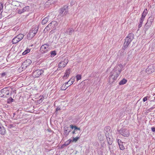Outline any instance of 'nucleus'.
<instances>
[{
    "mask_svg": "<svg viewBox=\"0 0 155 155\" xmlns=\"http://www.w3.org/2000/svg\"><path fill=\"white\" fill-rule=\"evenodd\" d=\"M110 126H107L105 128L104 133L106 136L110 135Z\"/></svg>",
    "mask_w": 155,
    "mask_h": 155,
    "instance_id": "13",
    "label": "nucleus"
},
{
    "mask_svg": "<svg viewBox=\"0 0 155 155\" xmlns=\"http://www.w3.org/2000/svg\"><path fill=\"white\" fill-rule=\"evenodd\" d=\"M147 9H145L143 12V13L141 18L144 19L146 16L147 14Z\"/></svg>",
    "mask_w": 155,
    "mask_h": 155,
    "instance_id": "25",
    "label": "nucleus"
},
{
    "mask_svg": "<svg viewBox=\"0 0 155 155\" xmlns=\"http://www.w3.org/2000/svg\"><path fill=\"white\" fill-rule=\"evenodd\" d=\"M38 30V27L36 26H33L27 35L28 39V40H30L37 33Z\"/></svg>",
    "mask_w": 155,
    "mask_h": 155,
    "instance_id": "3",
    "label": "nucleus"
},
{
    "mask_svg": "<svg viewBox=\"0 0 155 155\" xmlns=\"http://www.w3.org/2000/svg\"><path fill=\"white\" fill-rule=\"evenodd\" d=\"M60 110V108H59V107H57L56 109V111L55 112V113H57L56 112L58 111V110Z\"/></svg>",
    "mask_w": 155,
    "mask_h": 155,
    "instance_id": "48",
    "label": "nucleus"
},
{
    "mask_svg": "<svg viewBox=\"0 0 155 155\" xmlns=\"http://www.w3.org/2000/svg\"><path fill=\"white\" fill-rule=\"evenodd\" d=\"M77 0H72L71 2V5H73L75 4Z\"/></svg>",
    "mask_w": 155,
    "mask_h": 155,
    "instance_id": "41",
    "label": "nucleus"
},
{
    "mask_svg": "<svg viewBox=\"0 0 155 155\" xmlns=\"http://www.w3.org/2000/svg\"><path fill=\"white\" fill-rule=\"evenodd\" d=\"M144 19L141 18L140 20L139 24L138 26V28H140L142 26L143 22L144 21Z\"/></svg>",
    "mask_w": 155,
    "mask_h": 155,
    "instance_id": "28",
    "label": "nucleus"
},
{
    "mask_svg": "<svg viewBox=\"0 0 155 155\" xmlns=\"http://www.w3.org/2000/svg\"><path fill=\"white\" fill-rule=\"evenodd\" d=\"M6 133V130L5 128L2 126H0V134L4 135Z\"/></svg>",
    "mask_w": 155,
    "mask_h": 155,
    "instance_id": "22",
    "label": "nucleus"
},
{
    "mask_svg": "<svg viewBox=\"0 0 155 155\" xmlns=\"http://www.w3.org/2000/svg\"><path fill=\"white\" fill-rule=\"evenodd\" d=\"M49 18L48 17H46L43 19L41 21V24L43 25H45L46 24L48 21Z\"/></svg>",
    "mask_w": 155,
    "mask_h": 155,
    "instance_id": "24",
    "label": "nucleus"
},
{
    "mask_svg": "<svg viewBox=\"0 0 155 155\" xmlns=\"http://www.w3.org/2000/svg\"><path fill=\"white\" fill-rule=\"evenodd\" d=\"M93 145L95 146H97L99 145V143L96 141H94L93 143Z\"/></svg>",
    "mask_w": 155,
    "mask_h": 155,
    "instance_id": "40",
    "label": "nucleus"
},
{
    "mask_svg": "<svg viewBox=\"0 0 155 155\" xmlns=\"http://www.w3.org/2000/svg\"><path fill=\"white\" fill-rule=\"evenodd\" d=\"M74 32V30L73 29L71 28H69L66 31V33L69 34V35H71L72 33H73Z\"/></svg>",
    "mask_w": 155,
    "mask_h": 155,
    "instance_id": "26",
    "label": "nucleus"
},
{
    "mask_svg": "<svg viewBox=\"0 0 155 155\" xmlns=\"http://www.w3.org/2000/svg\"><path fill=\"white\" fill-rule=\"evenodd\" d=\"M31 8L29 6H27L24 7L21 10H19L18 13L21 14L25 12L28 11Z\"/></svg>",
    "mask_w": 155,
    "mask_h": 155,
    "instance_id": "14",
    "label": "nucleus"
},
{
    "mask_svg": "<svg viewBox=\"0 0 155 155\" xmlns=\"http://www.w3.org/2000/svg\"><path fill=\"white\" fill-rule=\"evenodd\" d=\"M31 63V61L29 59L25 61L23 63L22 65L25 67L29 66Z\"/></svg>",
    "mask_w": 155,
    "mask_h": 155,
    "instance_id": "16",
    "label": "nucleus"
},
{
    "mask_svg": "<svg viewBox=\"0 0 155 155\" xmlns=\"http://www.w3.org/2000/svg\"><path fill=\"white\" fill-rule=\"evenodd\" d=\"M62 62H64V63L66 65L68 63V59H65Z\"/></svg>",
    "mask_w": 155,
    "mask_h": 155,
    "instance_id": "42",
    "label": "nucleus"
},
{
    "mask_svg": "<svg viewBox=\"0 0 155 155\" xmlns=\"http://www.w3.org/2000/svg\"><path fill=\"white\" fill-rule=\"evenodd\" d=\"M81 76L80 75L78 74V80L81 79Z\"/></svg>",
    "mask_w": 155,
    "mask_h": 155,
    "instance_id": "50",
    "label": "nucleus"
},
{
    "mask_svg": "<svg viewBox=\"0 0 155 155\" xmlns=\"http://www.w3.org/2000/svg\"><path fill=\"white\" fill-rule=\"evenodd\" d=\"M122 67L121 65L116 66L110 72L109 77V82L110 84H112L117 79L122 71Z\"/></svg>",
    "mask_w": 155,
    "mask_h": 155,
    "instance_id": "1",
    "label": "nucleus"
},
{
    "mask_svg": "<svg viewBox=\"0 0 155 155\" xmlns=\"http://www.w3.org/2000/svg\"><path fill=\"white\" fill-rule=\"evenodd\" d=\"M72 133L73 134H74L75 133V130L74 131H73L72 132Z\"/></svg>",
    "mask_w": 155,
    "mask_h": 155,
    "instance_id": "54",
    "label": "nucleus"
},
{
    "mask_svg": "<svg viewBox=\"0 0 155 155\" xmlns=\"http://www.w3.org/2000/svg\"><path fill=\"white\" fill-rule=\"evenodd\" d=\"M127 81L125 79H123L119 83L120 85H123L126 84Z\"/></svg>",
    "mask_w": 155,
    "mask_h": 155,
    "instance_id": "30",
    "label": "nucleus"
},
{
    "mask_svg": "<svg viewBox=\"0 0 155 155\" xmlns=\"http://www.w3.org/2000/svg\"><path fill=\"white\" fill-rule=\"evenodd\" d=\"M6 75V73L5 72L3 73L2 74V76H4Z\"/></svg>",
    "mask_w": 155,
    "mask_h": 155,
    "instance_id": "49",
    "label": "nucleus"
},
{
    "mask_svg": "<svg viewBox=\"0 0 155 155\" xmlns=\"http://www.w3.org/2000/svg\"><path fill=\"white\" fill-rule=\"evenodd\" d=\"M147 100V96H146L143 98V102H145Z\"/></svg>",
    "mask_w": 155,
    "mask_h": 155,
    "instance_id": "43",
    "label": "nucleus"
},
{
    "mask_svg": "<svg viewBox=\"0 0 155 155\" xmlns=\"http://www.w3.org/2000/svg\"><path fill=\"white\" fill-rule=\"evenodd\" d=\"M66 65L64 63V62H62V61H61L59 63L58 65V68L57 70H61V69L64 68Z\"/></svg>",
    "mask_w": 155,
    "mask_h": 155,
    "instance_id": "19",
    "label": "nucleus"
},
{
    "mask_svg": "<svg viewBox=\"0 0 155 155\" xmlns=\"http://www.w3.org/2000/svg\"><path fill=\"white\" fill-rule=\"evenodd\" d=\"M43 73L44 71L42 70H37L33 72L32 75L34 78H38Z\"/></svg>",
    "mask_w": 155,
    "mask_h": 155,
    "instance_id": "8",
    "label": "nucleus"
},
{
    "mask_svg": "<svg viewBox=\"0 0 155 155\" xmlns=\"http://www.w3.org/2000/svg\"><path fill=\"white\" fill-rule=\"evenodd\" d=\"M106 137L107 143L109 145V149L110 150V148L109 146L111 145L112 144L113 141V138L111 135L106 136Z\"/></svg>",
    "mask_w": 155,
    "mask_h": 155,
    "instance_id": "12",
    "label": "nucleus"
},
{
    "mask_svg": "<svg viewBox=\"0 0 155 155\" xmlns=\"http://www.w3.org/2000/svg\"><path fill=\"white\" fill-rule=\"evenodd\" d=\"M57 0H48L46 3L47 4L50 3V4H54L56 2Z\"/></svg>",
    "mask_w": 155,
    "mask_h": 155,
    "instance_id": "32",
    "label": "nucleus"
},
{
    "mask_svg": "<svg viewBox=\"0 0 155 155\" xmlns=\"http://www.w3.org/2000/svg\"><path fill=\"white\" fill-rule=\"evenodd\" d=\"M54 30H55L53 29V30H52L51 31H50V33L51 34L53 33L54 32Z\"/></svg>",
    "mask_w": 155,
    "mask_h": 155,
    "instance_id": "51",
    "label": "nucleus"
},
{
    "mask_svg": "<svg viewBox=\"0 0 155 155\" xmlns=\"http://www.w3.org/2000/svg\"><path fill=\"white\" fill-rule=\"evenodd\" d=\"M3 8V6L2 4L0 3V12H1Z\"/></svg>",
    "mask_w": 155,
    "mask_h": 155,
    "instance_id": "45",
    "label": "nucleus"
},
{
    "mask_svg": "<svg viewBox=\"0 0 155 155\" xmlns=\"http://www.w3.org/2000/svg\"><path fill=\"white\" fill-rule=\"evenodd\" d=\"M119 133L124 137H127L130 134L129 130L125 128H122L119 131Z\"/></svg>",
    "mask_w": 155,
    "mask_h": 155,
    "instance_id": "7",
    "label": "nucleus"
},
{
    "mask_svg": "<svg viewBox=\"0 0 155 155\" xmlns=\"http://www.w3.org/2000/svg\"><path fill=\"white\" fill-rule=\"evenodd\" d=\"M68 87V86L66 84H63L61 87V90H65Z\"/></svg>",
    "mask_w": 155,
    "mask_h": 155,
    "instance_id": "33",
    "label": "nucleus"
},
{
    "mask_svg": "<svg viewBox=\"0 0 155 155\" xmlns=\"http://www.w3.org/2000/svg\"><path fill=\"white\" fill-rule=\"evenodd\" d=\"M10 91L7 88H5L0 91V97H7L9 96Z\"/></svg>",
    "mask_w": 155,
    "mask_h": 155,
    "instance_id": "4",
    "label": "nucleus"
},
{
    "mask_svg": "<svg viewBox=\"0 0 155 155\" xmlns=\"http://www.w3.org/2000/svg\"><path fill=\"white\" fill-rule=\"evenodd\" d=\"M20 41L16 36L12 40V42L13 44H16L19 42Z\"/></svg>",
    "mask_w": 155,
    "mask_h": 155,
    "instance_id": "23",
    "label": "nucleus"
},
{
    "mask_svg": "<svg viewBox=\"0 0 155 155\" xmlns=\"http://www.w3.org/2000/svg\"><path fill=\"white\" fill-rule=\"evenodd\" d=\"M71 81V80H69L68 82H66L65 84H66V85L68 84V86L69 87L73 84V82H70Z\"/></svg>",
    "mask_w": 155,
    "mask_h": 155,
    "instance_id": "39",
    "label": "nucleus"
},
{
    "mask_svg": "<svg viewBox=\"0 0 155 155\" xmlns=\"http://www.w3.org/2000/svg\"><path fill=\"white\" fill-rule=\"evenodd\" d=\"M151 26V25H149V24L147 25V23H146L144 27V28L143 29L145 31L147 30Z\"/></svg>",
    "mask_w": 155,
    "mask_h": 155,
    "instance_id": "29",
    "label": "nucleus"
},
{
    "mask_svg": "<svg viewBox=\"0 0 155 155\" xmlns=\"http://www.w3.org/2000/svg\"><path fill=\"white\" fill-rule=\"evenodd\" d=\"M71 70L70 69H67L66 71V72L65 73L64 75L63 76V78H66L68 77L69 74H70Z\"/></svg>",
    "mask_w": 155,
    "mask_h": 155,
    "instance_id": "21",
    "label": "nucleus"
},
{
    "mask_svg": "<svg viewBox=\"0 0 155 155\" xmlns=\"http://www.w3.org/2000/svg\"><path fill=\"white\" fill-rule=\"evenodd\" d=\"M154 18V17L152 16L148 18L147 20V22L146 23H147V24H149V25H151L152 24V23L153 22Z\"/></svg>",
    "mask_w": 155,
    "mask_h": 155,
    "instance_id": "17",
    "label": "nucleus"
},
{
    "mask_svg": "<svg viewBox=\"0 0 155 155\" xmlns=\"http://www.w3.org/2000/svg\"><path fill=\"white\" fill-rule=\"evenodd\" d=\"M25 35L23 34L20 33L16 36L19 40L21 41L24 38Z\"/></svg>",
    "mask_w": 155,
    "mask_h": 155,
    "instance_id": "27",
    "label": "nucleus"
},
{
    "mask_svg": "<svg viewBox=\"0 0 155 155\" xmlns=\"http://www.w3.org/2000/svg\"><path fill=\"white\" fill-rule=\"evenodd\" d=\"M151 129V130L153 132H155V127H152Z\"/></svg>",
    "mask_w": 155,
    "mask_h": 155,
    "instance_id": "47",
    "label": "nucleus"
},
{
    "mask_svg": "<svg viewBox=\"0 0 155 155\" xmlns=\"http://www.w3.org/2000/svg\"><path fill=\"white\" fill-rule=\"evenodd\" d=\"M98 139L101 142V141H103L104 139V136L103 135H102L101 133L99 132L97 134Z\"/></svg>",
    "mask_w": 155,
    "mask_h": 155,
    "instance_id": "20",
    "label": "nucleus"
},
{
    "mask_svg": "<svg viewBox=\"0 0 155 155\" xmlns=\"http://www.w3.org/2000/svg\"><path fill=\"white\" fill-rule=\"evenodd\" d=\"M68 6L65 5L60 8L59 13L61 16H63L67 14L68 11Z\"/></svg>",
    "mask_w": 155,
    "mask_h": 155,
    "instance_id": "5",
    "label": "nucleus"
},
{
    "mask_svg": "<svg viewBox=\"0 0 155 155\" xmlns=\"http://www.w3.org/2000/svg\"><path fill=\"white\" fill-rule=\"evenodd\" d=\"M49 24L51 25V29L55 30L58 25V22L56 21H52Z\"/></svg>",
    "mask_w": 155,
    "mask_h": 155,
    "instance_id": "11",
    "label": "nucleus"
},
{
    "mask_svg": "<svg viewBox=\"0 0 155 155\" xmlns=\"http://www.w3.org/2000/svg\"><path fill=\"white\" fill-rule=\"evenodd\" d=\"M75 78H76V79L77 81H78V74L76 75V76H75Z\"/></svg>",
    "mask_w": 155,
    "mask_h": 155,
    "instance_id": "53",
    "label": "nucleus"
},
{
    "mask_svg": "<svg viewBox=\"0 0 155 155\" xmlns=\"http://www.w3.org/2000/svg\"><path fill=\"white\" fill-rule=\"evenodd\" d=\"M80 85L82 86L83 85L82 88L84 86V82H82L79 84Z\"/></svg>",
    "mask_w": 155,
    "mask_h": 155,
    "instance_id": "46",
    "label": "nucleus"
},
{
    "mask_svg": "<svg viewBox=\"0 0 155 155\" xmlns=\"http://www.w3.org/2000/svg\"><path fill=\"white\" fill-rule=\"evenodd\" d=\"M77 140L78 136L76 137L75 138L72 137L71 138V139H70L67 141V143H65L64 144H63L62 146L61 147L62 148H63L64 147V146H67L71 142H76Z\"/></svg>",
    "mask_w": 155,
    "mask_h": 155,
    "instance_id": "9",
    "label": "nucleus"
},
{
    "mask_svg": "<svg viewBox=\"0 0 155 155\" xmlns=\"http://www.w3.org/2000/svg\"><path fill=\"white\" fill-rule=\"evenodd\" d=\"M106 146V145L105 142H103L101 144V149L103 150L104 148H105Z\"/></svg>",
    "mask_w": 155,
    "mask_h": 155,
    "instance_id": "35",
    "label": "nucleus"
},
{
    "mask_svg": "<svg viewBox=\"0 0 155 155\" xmlns=\"http://www.w3.org/2000/svg\"><path fill=\"white\" fill-rule=\"evenodd\" d=\"M51 25L49 24L45 28L44 30V31L45 32H47L48 30L51 29Z\"/></svg>",
    "mask_w": 155,
    "mask_h": 155,
    "instance_id": "31",
    "label": "nucleus"
},
{
    "mask_svg": "<svg viewBox=\"0 0 155 155\" xmlns=\"http://www.w3.org/2000/svg\"><path fill=\"white\" fill-rule=\"evenodd\" d=\"M78 130H80V128H79L78 127Z\"/></svg>",
    "mask_w": 155,
    "mask_h": 155,
    "instance_id": "55",
    "label": "nucleus"
},
{
    "mask_svg": "<svg viewBox=\"0 0 155 155\" xmlns=\"http://www.w3.org/2000/svg\"><path fill=\"white\" fill-rule=\"evenodd\" d=\"M49 46V45L48 44H44L42 45L40 49L41 52L42 54L47 53L48 50H50Z\"/></svg>",
    "mask_w": 155,
    "mask_h": 155,
    "instance_id": "6",
    "label": "nucleus"
},
{
    "mask_svg": "<svg viewBox=\"0 0 155 155\" xmlns=\"http://www.w3.org/2000/svg\"><path fill=\"white\" fill-rule=\"evenodd\" d=\"M134 35L132 33H130L126 38L122 48L123 49L121 50L120 56H122L126 54V52H124V50L127 47L129 44L134 38Z\"/></svg>",
    "mask_w": 155,
    "mask_h": 155,
    "instance_id": "2",
    "label": "nucleus"
},
{
    "mask_svg": "<svg viewBox=\"0 0 155 155\" xmlns=\"http://www.w3.org/2000/svg\"><path fill=\"white\" fill-rule=\"evenodd\" d=\"M30 51V49H28L27 50H25L23 53L22 54L23 55H25L28 53Z\"/></svg>",
    "mask_w": 155,
    "mask_h": 155,
    "instance_id": "37",
    "label": "nucleus"
},
{
    "mask_svg": "<svg viewBox=\"0 0 155 155\" xmlns=\"http://www.w3.org/2000/svg\"><path fill=\"white\" fill-rule=\"evenodd\" d=\"M64 132L66 136H68L69 132L71 131V130L70 128L66 126H65L64 128Z\"/></svg>",
    "mask_w": 155,
    "mask_h": 155,
    "instance_id": "18",
    "label": "nucleus"
},
{
    "mask_svg": "<svg viewBox=\"0 0 155 155\" xmlns=\"http://www.w3.org/2000/svg\"><path fill=\"white\" fill-rule=\"evenodd\" d=\"M70 128L72 129H74V130H78V127L76 126H74L73 125L71 124L70 125Z\"/></svg>",
    "mask_w": 155,
    "mask_h": 155,
    "instance_id": "38",
    "label": "nucleus"
},
{
    "mask_svg": "<svg viewBox=\"0 0 155 155\" xmlns=\"http://www.w3.org/2000/svg\"><path fill=\"white\" fill-rule=\"evenodd\" d=\"M69 80H71V81H70L71 82H74V80L73 79H71Z\"/></svg>",
    "mask_w": 155,
    "mask_h": 155,
    "instance_id": "52",
    "label": "nucleus"
},
{
    "mask_svg": "<svg viewBox=\"0 0 155 155\" xmlns=\"http://www.w3.org/2000/svg\"><path fill=\"white\" fill-rule=\"evenodd\" d=\"M14 99L11 97L8 99L7 100V103L8 104H10L13 101Z\"/></svg>",
    "mask_w": 155,
    "mask_h": 155,
    "instance_id": "36",
    "label": "nucleus"
},
{
    "mask_svg": "<svg viewBox=\"0 0 155 155\" xmlns=\"http://www.w3.org/2000/svg\"><path fill=\"white\" fill-rule=\"evenodd\" d=\"M155 71V69L153 64L149 66L146 70V72L149 74H151Z\"/></svg>",
    "mask_w": 155,
    "mask_h": 155,
    "instance_id": "10",
    "label": "nucleus"
},
{
    "mask_svg": "<svg viewBox=\"0 0 155 155\" xmlns=\"http://www.w3.org/2000/svg\"><path fill=\"white\" fill-rule=\"evenodd\" d=\"M14 127V125L13 124H9L8 125V127L9 128H11Z\"/></svg>",
    "mask_w": 155,
    "mask_h": 155,
    "instance_id": "44",
    "label": "nucleus"
},
{
    "mask_svg": "<svg viewBox=\"0 0 155 155\" xmlns=\"http://www.w3.org/2000/svg\"><path fill=\"white\" fill-rule=\"evenodd\" d=\"M118 143L120 149L121 150H124L125 147L123 143H125L122 142L121 140L120 139L118 140Z\"/></svg>",
    "mask_w": 155,
    "mask_h": 155,
    "instance_id": "15",
    "label": "nucleus"
},
{
    "mask_svg": "<svg viewBox=\"0 0 155 155\" xmlns=\"http://www.w3.org/2000/svg\"><path fill=\"white\" fill-rule=\"evenodd\" d=\"M51 56L54 57L56 54V52L55 51H52L50 52Z\"/></svg>",
    "mask_w": 155,
    "mask_h": 155,
    "instance_id": "34",
    "label": "nucleus"
}]
</instances>
